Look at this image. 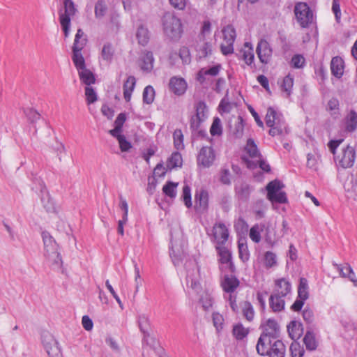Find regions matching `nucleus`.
Wrapping results in <instances>:
<instances>
[{
  "instance_id": "62",
  "label": "nucleus",
  "mask_w": 357,
  "mask_h": 357,
  "mask_svg": "<svg viewBox=\"0 0 357 357\" xmlns=\"http://www.w3.org/2000/svg\"><path fill=\"white\" fill-rule=\"evenodd\" d=\"M205 119L202 118H198L195 116H192L190 119V128L191 131L196 130L200 128L201 123L204 121Z\"/></svg>"
},
{
  "instance_id": "45",
  "label": "nucleus",
  "mask_w": 357,
  "mask_h": 357,
  "mask_svg": "<svg viewBox=\"0 0 357 357\" xmlns=\"http://www.w3.org/2000/svg\"><path fill=\"white\" fill-rule=\"evenodd\" d=\"M294 85V77L290 74L285 76L281 84V89L287 93V96H289L291 92V89Z\"/></svg>"
},
{
  "instance_id": "60",
  "label": "nucleus",
  "mask_w": 357,
  "mask_h": 357,
  "mask_svg": "<svg viewBox=\"0 0 357 357\" xmlns=\"http://www.w3.org/2000/svg\"><path fill=\"white\" fill-rule=\"evenodd\" d=\"M179 56L182 60L183 63L185 64H188L190 62V50L186 47H182L179 50Z\"/></svg>"
},
{
  "instance_id": "1",
  "label": "nucleus",
  "mask_w": 357,
  "mask_h": 357,
  "mask_svg": "<svg viewBox=\"0 0 357 357\" xmlns=\"http://www.w3.org/2000/svg\"><path fill=\"white\" fill-rule=\"evenodd\" d=\"M44 244V256L53 269H60L63 264L61 254L59 252V245L46 231L42 232Z\"/></svg>"
},
{
  "instance_id": "28",
  "label": "nucleus",
  "mask_w": 357,
  "mask_h": 357,
  "mask_svg": "<svg viewBox=\"0 0 357 357\" xmlns=\"http://www.w3.org/2000/svg\"><path fill=\"white\" fill-rule=\"evenodd\" d=\"M333 266L335 267V268L339 271L340 275L342 278H349L355 286H357V279L356 278V275L351 267V266L349 264H347L344 266V268H346L347 271H348V274L344 273L343 272V268H342L339 264H336L335 262L333 263Z\"/></svg>"
},
{
  "instance_id": "55",
  "label": "nucleus",
  "mask_w": 357,
  "mask_h": 357,
  "mask_svg": "<svg viewBox=\"0 0 357 357\" xmlns=\"http://www.w3.org/2000/svg\"><path fill=\"white\" fill-rule=\"evenodd\" d=\"M85 96L87 104H91L97 100V94L94 89L91 86H86Z\"/></svg>"
},
{
  "instance_id": "34",
  "label": "nucleus",
  "mask_w": 357,
  "mask_h": 357,
  "mask_svg": "<svg viewBox=\"0 0 357 357\" xmlns=\"http://www.w3.org/2000/svg\"><path fill=\"white\" fill-rule=\"evenodd\" d=\"M265 227L264 224H256L253 225L250 230V238L255 243H259L261 241V232L263 231L264 228Z\"/></svg>"
},
{
  "instance_id": "18",
  "label": "nucleus",
  "mask_w": 357,
  "mask_h": 357,
  "mask_svg": "<svg viewBox=\"0 0 357 357\" xmlns=\"http://www.w3.org/2000/svg\"><path fill=\"white\" fill-rule=\"evenodd\" d=\"M222 66L220 64L215 65L209 68H201L197 75V79L201 84L204 83L206 80V76L209 75L215 77L218 75Z\"/></svg>"
},
{
  "instance_id": "53",
  "label": "nucleus",
  "mask_w": 357,
  "mask_h": 357,
  "mask_svg": "<svg viewBox=\"0 0 357 357\" xmlns=\"http://www.w3.org/2000/svg\"><path fill=\"white\" fill-rule=\"evenodd\" d=\"M272 203L285 204L287 202V195L283 191L275 193L272 197L267 198Z\"/></svg>"
},
{
  "instance_id": "49",
  "label": "nucleus",
  "mask_w": 357,
  "mask_h": 357,
  "mask_svg": "<svg viewBox=\"0 0 357 357\" xmlns=\"http://www.w3.org/2000/svg\"><path fill=\"white\" fill-rule=\"evenodd\" d=\"M195 114L194 116L198 117V118H202V119H206V113L208 112V109H207V106L205 103V102L204 101H199L196 105H195Z\"/></svg>"
},
{
  "instance_id": "61",
  "label": "nucleus",
  "mask_w": 357,
  "mask_h": 357,
  "mask_svg": "<svg viewBox=\"0 0 357 357\" xmlns=\"http://www.w3.org/2000/svg\"><path fill=\"white\" fill-rule=\"evenodd\" d=\"M264 260L266 266L272 267L276 264V255L270 251L265 253Z\"/></svg>"
},
{
  "instance_id": "26",
  "label": "nucleus",
  "mask_w": 357,
  "mask_h": 357,
  "mask_svg": "<svg viewBox=\"0 0 357 357\" xmlns=\"http://www.w3.org/2000/svg\"><path fill=\"white\" fill-rule=\"evenodd\" d=\"M136 79L134 76H129L123 86V97L126 102H129L132 93L135 87Z\"/></svg>"
},
{
  "instance_id": "5",
  "label": "nucleus",
  "mask_w": 357,
  "mask_h": 357,
  "mask_svg": "<svg viewBox=\"0 0 357 357\" xmlns=\"http://www.w3.org/2000/svg\"><path fill=\"white\" fill-rule=\"evenodd\" d=\"M257 344L256 349L260 356H268V357H285L286 346L282 341L276 340L271 341V343L264 342L262 349Z\"/></svg>"
},
{
  "instance_id": "32",
  "label": "nucleus",
  "mask_w": 357,
  "mask_h": 357,
  "mask_svg": "<svg viewBox=\"0 0 357 357\" xmlns=\"http://www.w3.org/2000/svg\"><path fill=\"white\" fill-rule=\"evenodd\" d=\"M303 342L306 349L309 351H314L317 347V342L313 332L307 331L304 336Z\"/></svg>"
},
{
  "instance_id": "42",
  "label": "nucleus",
  "mask_w": 357,
  "mask_h": 357,
  "mask_svg": "<svg viewBox=\"0 0 357 357\" xmlns=\"http://www.w3.org/2000/svg\"><path fill=\"white\" fill-rule=\"evenodd\" d=\"M72 59L77 71L86 68L85 61L81 52H73Z\"/></svg>"
},
{
  "instance_id": "47",
  "label": "nucleus",
  "mask_w": 357,
  "mask_h": 357,
  "mask_svg": "<svg viewBox=\"0 0 357 357\" xmlns=\"http://www.w3.org/2000/svg\"><path fill=\"white\" fill-rule=\"evenodd\" d=\"M210 133L212 136H220L222 134V126L220 118L215 117L213 119Z\"/></svg>"
},
{
  "instance_id": "30",
  "label": "nucleus",
  "mask_w": 357,
  "mask_h": 357,
  "mask_svg": "<svg viewBox=\"0 0 357 357\" xmlns=\"http://www.w3.org/2000/svg\"><path fill=\"white\" fill-rule=\"evenodd\" d=\"M136 37L139 44L145 46L149 41V31L144 25H140L137 31Z\"/></svg>"
},
{
  "instance_id": "11",
  "label": "nucleus",
  "mask_w": 357,
  "mask_h": 357,
  "mask_svg": "<svg viewBox=\"0 0 357 357\" xmlns=\"http://www.w3.org/2000/svg\"><path fill=\"white\" fill-rule=\"evenodd\" d=\"M215 155L211 146H203L197 156V162L204 167H209L214 162Z\"/></svg>"
},
{
  "instance_id": "17",
  "label": "nucleus",
  "mask_w": 357,
  "mask_h": 357,
  "mask_svg": "<svg viewBox=\"0 0 357 357\" xmlns=\"http://www.w3.org/2000/svg\"><path fill=\"white\" fill-rule=\"evenodd\" d=\"M344 124L346 132H355L357 130V112L350 109L344 118Z\"/></svg>"
},
{
  "instance_id": "6",
  "label": "nucleus",
  "mask_w": 357,
  "mask_h": 357,
  "mask_svg": "<svg viewBox=\"0 0 357 357\" xmlns=\"http://www.w3.org/2000/svg\"><path fill=\"white\" fill-rule=\"evenodd\" d=\"M294 11L296 19L302 28H307L312 23L313 13L307 3L304 2L296 3Z\"/></svg>"
},
{
  "instance_id": "56",
  "label": "nucleus",
  "mask_w": 357,
  "mask_h": 357,
  "mask_svg": "<svg viewBox=\"0 0 357 357\" xmlns=\"http://www.w3.org/2000/svg\"><path fill=\"white\" fill-rule=\"evenodd\" d=\"M244 125H243V119L239 116L238 117V121L235 123L234 135L236 138H241L243 135Z\"/></svg>"
},
{
  "instance_id": "33",
  "label": "nucleus",
  "mask_w": 357,
  "mask_h": 357,
  "mask_svg": "<svg viewBox=\"0 0 357 357\" xmlns=\"http://www.w3.org/2000/svg\"><path fill=\"white\" fill-rule=\"evenodd\" d=\"M284 187V184L279 180L275 179L269 182L266 187L267 190V198L272 197L275 193L280 192Z\"/></svg>"
},
{
  "instance_id": "59",
  "label": "nucleus",
  "mask_w": 357,
  "mask_h": 357,
  "mask_svg": "<svg viewBox=\"0 0 357 357\" xmlns=\"http://www.w3.org/2000/svg\"><path fill=\"white\" fill-rule=\"evenodd\" d=\"M212 318L213 325L216 328L217 331L221 330L224 323V318L222 315L218 312H214L213 313Z\"/></svg>"
},
{
  "instance_id": "29",
  "label": "nucleus",
  "mask_w": 357,
  "mask_h": 357,
  "mask_svg": "<svg viewBox=\"0 0 357 357\" xmlns=\"http://www.w3.org/2000/svg\"><path fill=\"white\" fill-rule=\"evenodd\" d=\"M78 74L80 80L88 86L95 83L96 78L93 73L86 68L79 70Z\"/></svg>"
},
{
  "instance_id": "52",
  "label": "nucleus",
  "mask_w": 357,
  "mask_h": 357,
  "mask_svg": "<svg viewBox=\"0 0 357 357\" xmlns=\"http://www.w3.org/2000/svg\"><path fill=\"white\" fill-rule=\"evenodd\" d=\"M102 57L104 60L110 62L114 56V50L109 43L105 44L102 50Z\"/></svg>"
},
{
  "instance_id": "58",
  "label": "nucleus",
  "mask_w": 357,
  "mask_h": 357,
  "mask_svg": "<svg viewBox=\"0 0 357 357\" xmlns=\"http://www.w3.org/2000/svg\"><path fill=\"white\" fill-rule=\"evenodd\" d=\"M292 67L301 68L305 66V58L301 54L294 55L291 61Z\"/></svg>"
},
{
  "instance_id": "10",
  "label": "nucleus",
  "mask_w": 357,
  "mask_h": 357,
  "mask_svg": "<svg viewBox=\"0 0 357 357\" xmlns=\"http://www.w3.org/2000/svg\"><path fill=\"white\" fill-rule=\"evenodd\" d=\"M209 195L206 190H197L195 194V209L201 213L206 212L208 208Z\"/></svg>"
},
{
  "instance_id": "40",
  "label": "nucleus",
  "mask_w": 357,
  "mask_h": 357,
  "mask_svg": "<svg viewBox=\"0 0 357 357\" xmlns=\"http://www.w3.org/2000/svg\"><path fill=\"white\" fill-rule=\"evenodd\" d=\"M182 165V157L180 153L174 152L167 162V167L169 169H173Z\"/></svg>"
},
{
  "instance_id": "4",
  "label": "nucleus",
  "mask_w": 357,
  "mask_h": 357,
  "mask_svg": "<svg viewBox=\"0 0 357 357\" xmlns=\"http://www.w3.org/2000/svg\"><path fill=\"white\" fill-rule=\"evenodd\" d=\"M261 327L263 328L257 344L262 349L264 342L271 343L274 339H277L280 336V326L273 319H268L264 323L261 324Z\"/></svg>"
},
{
  "instance_id": "16",
  "label": "nucleus",
  "mask_w": 357,
  "mask_h": 357,
  "mask_svg": "<svg viewBox=\"0 0 357 357\" xmlns=\"http://www.w3.org/2000/svg\"><path fill=\"white\" fill-rule=\"evenodd\" d=\"M239 284L240 282L236 277L229 275H225L220 282L224 291L229 294L234 293L239 286Z\"/></svg>"
},
{
  "instance_id": "63",
  "label": "nucleus",
  "mask_w": 357,
  "mask_h": 357,
  "mask_svg": "<svg viewBox=\"0 0 357 357\" xmlns=\"http://www.w3.org/2000/svg\"><path fill=\"white\" fill-rule=\"evenodd\" d=\"M303 318L308 324L314 321L313 310L308 306H306L303 311Z\"/></svg>"
},
{
  "instance_id": "43",
  "label": "nucleus",
  "mask_w": 357,
  "mask_h": 357,
  "mask_svg": "<svg viewBox=\"0 0 357 357\" xmlns=\"http://www.w3.org/2000/svg\"><path fill=\"white\" fill-rule=\"evenodd\" d=\"M177 183L168 181L162 188L163 193L170 198H175L176 196Z\"/></svg>"
},
{
  "instance_id": "7",
  "label": "nucleus",
  "mask_w": 357,
  "mask_h": 357,
  "mask_svg": "<svg viewBox=\"0 0 357 357\" xmlns=\"http://www.w3.org/2000/svg\"><path fill=\"white\" fill-rule=\"evenodd\" d=\"M223 43L220 45L221 52L229 55L234 52V43L236 34L235 29L231 25H227L222 29Z\"/></svg>"
},
{
  "instance_id": "48",
  "label": "nucleus",
  "mask_w": 357,
  "mask_h": 357,
  "mask_svg": "<svg viewBox=\"0 0 357 357\" xmlns=\"http://www.w3.org/2000/svg\"><path fill=\"white\" fill-rule=\"evenodd\" d=\"M291 357H303L305 350L299 342L294 341L289 348Z\"/></svg>"
},
{
  "instance_id": "8",
  "label": "nucleus",
  "mask_w": 357,
  "mask_h": 357,
  "mask_svg": "<svg viewBox=\"0 0 357 357\" xmlns=\"http://www.w3.org/2000/svg\"><path fill=\"white\" fill-rule=\"evenodd\" d=\"M213 237L217 245H224L229 238V230L222 222L215 223L212 229Z\"/></svg>"
},
{
  "instance_id": "41",
  "label": "nucleus",
  "mask_w": 357,
  "mask_h": 357,
  "mask_svg": "<svg viewBox=\"0 0 357 357\" xmlns=\"http://www.w3.org/2000/svg\"><path fill=\"white\" fill-rule=\"evenodd\" d=\"M142 98L143 102L145 104L150 105L153 102L155 98V90L152 86L149 85L144 88Z\"/></svg>"
},
{
  "instance_id": "14",
  "label": "nucleus",
  "mask_w": 357,
  "mask_h": 357,
  "mask_svg": "<svg viewBox=\"0 0 357 357\" xmlns=\"http://www.w3.org/2000/svg\"><path fill=\"white\" fill-rule=\"evenodd\" d=\"M215 249L219 256V262L222 264H227L231 273L235 271V266L231 261V252L224 245H216Z\"/></svg>"
},
{
  "instance_id": "37",
  "label": "nucleus",
  "mask_w": 357,
  "mask_h": 357,
  "mask_svg": "<svg viewBox=\"0 0 357 357\" xmlns=\"http://www.w3.org/2000/svg\"><path fill=\"white\" fill-rule=\"evenodd\" d=\"M340 102L337 98H332L327 104V109L330 111L331 116L336 119L340 115Z\"/></svg>"
},
{
  "instance_id": "27",
  "label": "nucleus",
  "mask_w": 357,
  "mask_h": 357,
  "mask_svg": "<svg viewBox=\"0 0 357 357\" xmlns=\"http://www.w3.org/2000/svg\"><path fill=\"white\" fill-rule=\"evenodd\" d=\"M84 33L81 29H79L75 36L73 45V52H82L86 44V38L84 37Z\"/></svg>"
},
{
  "instance_id": "54",
  "label": "nucleus",
  "mask_w": 357,
  "mask_h": 357,
  "mask_svg": "<svg viewBox=\"0 0 357 357\" xmlns=\"http://www.w3.org/2000/svg\"><path fill=\"white\" fill-rule=\"evenodd\" d=\"M238 248L239 258L243 262L248 261L250 255H249V251H248L247 245L245 243L238 242Z\"/></svg>"
},
{
  "instance_id": "15",
  "label": "nucleus",
  "mask_w": 357,
  "mask_h": 357,
  "mask_svg": "<svg viewBox=\"0 0 357 357\" xmlns=\"http://www.w3.org/2000/svg\"><path fill=\"white\" fill-rule=\"evenodd\" d=\"M291 293V284L285 278H280L275 281V289L273 294L286 297Z\"/></svg>"
},
{
  "instance_id": "57",
  "label": "nucleus",
  "mask_w": 357,
  "mask_h": 357,
  "mask_svg": "<svg viewBox=\"0 0 357 357\" xmlns=\"http://www.w3.org/2000/svg\"><path fill=\"white\" fill-rule=\"evenodd\" d=\"M139 327L143 333H147L149 328V320L145 315H140L139 317Z\"/></svg>"
},
{
  "instance_id": "35",
  "label": "nucleus",
  "mask_w": 357,
  "mask_h": 357,
  "mask_svg": "<svg viewBox=\"0 0 357 357\" xmlns=\"http://www.w3.org/2000/svg\"><path fill=\"white\" fill-rule=\"evenodd\" d=\"M308 282L306 278H301L298 287V297L303 300H307L309 298Z\"/></svg>"
},
{
  "instance_id": "44",
  "label": "nucleus",
  "mask_w": 357,
  "mask_h": 357,
  "mask_svg": "<svg viewBox=\"0 0 357 357\" xmlns=\"http://www.w3.org/2000/svg\"><path fill=\"white\" fill-rule=\"evenodd\" d=\"M242 312L243 317L248 321H252L253 320L255 316V310L252 304L250 302L245 301L243 303Z\"/></svg>"
},
{
  "instance_id": "22",
  "label": "nucleus",
  "mask_w": 357,
  "mask_h": 357,
  "mask_svg": "<svg viewBox=\"0 0 357 357\" xmlns=\"http://www.w3.org/2000/svg\"><path fill=\"white\" fill-rule=\"evenodd\" d=\"M331 73L337 78H340L344 73V61L339 56H335L331 62Z\"/></svg>"
},
{
  "instance_id": "64",
  "label": "nucleus",
  "mask_w": 357,
  "mask_h": 357,
  "mask_svg": "<svg viewBox=\"0 0 357 357\" xmlns=\"http://www.w3.org/2000/svg\"><path fill=\"white\" fill-rule=\"evenodd\" d=\"M118 142L122 152L128 151L132 147L130 142L126 139L125 136H120Z\"/></svg>"
},
{
  "instance_id": "31",
  "label": "nucleus",
  "mask_w": 357,
  "mask_h": 357,
  "mask_svg": "<svg viewBox=\"0 0 357 357\" xmlns=\"http://www.w3.org/2000/svg\"><path fill=\"white\" fill-rule=\"evenodd\" d=\"M287 330L292 339L298 338L303 333L302 324L298 321H291L287 326Z\"/></svg>"
},
{
  "instance_id": "51",
  "label": "nucleus",
  "mask_w": 357,
  "mask_h": 357,
  "mask_svg": "<svg viewBox=\"0 0 357 357\" xmlns=\"http://www.w3.org/2000/svg\"><path fill=\"white\" fill-rule=\"evenodd\" d=\"M182 198L185 206L188 208L192 206L191 200V189L188 185H184L183 187Z\"/></svg>"
},
{
  "instance_id": "12",
  "label": "nucleus",
  "mask_w": 357,
  "mask_h": 357,
  "mask_svg": "<svg viewBox=\"0 0 357 357\" xmlns=\"http://www.w3.org/2000/svg\"><path fill=\"white\" fill-rule=\"evenodd\" d=\"M257 56L262 63L266 64L269 62L272 56V49L266 40H261L256 49Z\"/></svg>"
},
{
  "instance_id": "2",
  "label": "nucleus",
  "mask_w": 357,
  "mask_h": 357,
  "mask_svg": "<svg viewBox=\"0 0 357 357\" xmlns=\"http://www.w3.org/2000/svg\"><path fill=\"white\" fill-rule=\"evenodd\" d=\"M161 21L165 36L173 41L179 40L183 33L181 19L174 13L167 12L163 15Z\"/></svg>"
},
{
  "instance_id": "9",
  "label": "nucleus",
  "mask_w": 357,
  "mask_h": 357,
  "mask_svg": "<svg viewBox=\"0 0 357 357\" xmlns=\"http://www.w3.org/2000/svg\"><path fill=\"white\" fill-rule=\"evenodd\" d=\"M356 153L353 147L347 146L342 149V153L337 157L340 166L342 168H349L353 166L355 160Z\"/></svg>"
},
{
  "instance_id": "19",
  "label": "nucleus",
  "mask_w": 357,
  "mask_h": 357,
  "mask_svg": "<svg viewBox=\"0 0 357 357\" xmlns=\"http://www.w3.org/2000/svg\"><path fill=\"white\" fill-rule=\"evenodd\" d=\"M40 191L42 193L41 202L46 211L47 213H55L56 211L55 203L45 185L43 186Z\"/></svg>"
},
{
  "instance_id": "24",
  "label": "nucleus",
  "mask_w": 357,
  "mask_h": 357,
  "mask_svg": "<svg viewBox=\"0 0 357 357\" xmlns=\"http://www.w3.org/2000/svg\"><path fill=\"white\" fill-rule=\"evenodd\" d=\"M252 191V188L251 186L244 182L235 186V192L238 199L243 201H247Z\"/></svg>"
},
{
  "instance_id": "25",
  "label": "nucleus",
  "mask_w": 357,
  "mask_h": 357,
  "mask_svg": "<svg viewBox=\"0 0 357 357\" xmlns=\"http://www.w3.org/2000/svg\"><path fill=\"white\" fill-rule=\"evenodd\" d=\"M142 64L141 69L143 71L151 72L153 68L154 58L153 53L150 51H144L141 57Z\"/></svg>"
},
{
  "instance_id": "50",
  "label": "nucleus",
  "mask_w": 357,
  "mask_h": 357,
  "mask_svg": "<svg viewBox=\"0 0 357 357\" xmlns=\"http://www.w3.org/2000/svg\"><path fill=\"white\" fill-rule=\"evenodd\" d=\"M107 10V6L103 0H99L95 5V16L96 18L102 17Z\"/></svg>"
},
{
  "instance_id": "23",
  "label": "nucleus",
  "mask_w": 357,
  "mask_h": 357,
  "mask_svg": "<svg viewBox=\"0 0 357 357\" xmlns=\"http://www.w3.org/2000/svg\"><path fill=\"white\" fill-rule=\"evenodd\" d=\"M196 51L198 59L207 58L212 54V45L208 42L203 41L197 44Z\"/></svg>"
},
{
  "instance_id": "21",
  "label": "nucleus",
  "mask_w": 357,
  "mask_h": 357,
  "mask_svg": "<svg viewBox=\"0 0 357 357\" xmlns=\"http://www.w3.org/2000/svg\"><path fill=\"white\" fill-rule=\"evenodd\" d=\"M193 266H195V268L192 269L191 273L190 271H187V281L188 282H190V287L192 289L197 290L200 288V282L199 280V268L195 264V261H190Z\"/></svg>"
},
{
  "instance_id": "39",
  "label": "nucleus",
  "mask_w": 357,
  "mask_h": 357,
  "mask_svg": "<svg viewBox=\"0 0 357 357\" xmlns=\"http://www.w3.org/2000/svg\"><path fill=\"white\" fill-rule=\"evenodd\" d=\"M63 4L64 13L60 14L59 20L62 19L65 16L70 18V16L74 15L76 12L75 4L72 0H64Z\"/></svg>"
},
{
  "instance_id": "3",
  "label": "nucleus",
  "mask_w": 357,
  "mask_h": 357,
  "mask_svg": "<svg viewBox=\"0 0 357 357\" xmlns=\"http://www.w3.org/2000/svg\"><path fill=\"white\" fill-rule=\"evenodd\" d=\"M266 124L270 128L269 135L272 137L282 135L287 133V125L283 116L278 113L274 108H268L266 115Z\"/></svg>"
},
{
  "instance_id": "20",
  "label": "nucleus",
  "mask_w": 357,
  "mask_h": 357,
  "mask_svg": "<svg viewBox=\"0 0 357 357\" xmlns=\"http://www.w3.org/2000/svg\"><path fill=\"white\" fill-rule=\"evenodd\" d=\"M285 297L272 294L269 297V305L274 312H282L285 307Z\"/></svg>"
},
{
  "instance_id": "13",
  "label": "nucleus",
  "mask_w": 357,
  "mask_h": 357,
  "mask_svg": "<svg viewBox=\"0 0 357 357\" xmlns=\"http://www.w3.org/2000/svg\"><path fill=\"white\" fill-rule=\"evenodd\" d=\"M188 84L186 81L182 78L174 76L170 78L169 82V89L171 92L176 96L183 95L187 90Z\"/></svg>"
},
{
  "instance_id": "38",
  "label": "nucleus",
  "mask_w": 357,
  "mask_h": 357,
  "mask_svg": "<svg viewBox=\"0 0 357 357\" xmlns=\"http://www.w3.org/2000/svg\"><path fill=\"white\" fill-rule=\"evenodd\" d=\"M245 151L251 158H257L261 155L257 144L251 138L247 140Z\"/></svg>"
},
{
  "instance_id": "36",
  "label": "nucleus",
  "mask_w": 357,
  "mask_h": 357,
  "mask_svg": "<svg viewBox=\"0 0 357 357\" xmlns=\"http://www.w3.org/2000/svg\"><path fill=\"white\" fill-rule=\"evenodd\" d=\"M249 333V329L245 328L241 323H238L233 326L232 334L238 340H242Z\"/></svg>"
},
{
  "instance_id": "46",
  "label": "nucleus",
  "mask_w": 357,
  "mask_h": 357,
  "mask_svg": "<svg viewBox=\"0 0 357 357\" xmlns=\"http://www.w3.org/2000/svg\"><path fill=\"white\" fill-rule=\"evenodd\" d=\"M174 145L177 150L184 149L183 135L181 129H176L173 133Z\"/></svg>"
}]
</instances>
